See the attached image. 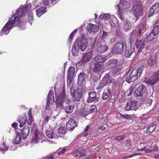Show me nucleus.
<instances>
[{"instance_id":"nucleus-1","label":"nucleus","mask_w":159,"mask_h":159,"mask_svg":"<svg viewBox=\"0 0 159 159\" xmlns=\"http://www.w3.org/2000/svg\"><path fill=\"white\" fill-rule=\"evenodd\" d=\"M31 7L30 4L27 5L24 7L20 6L16 11L15 14L8 21L3 27L1 32V35L8 34L13 26L17 21H18L16 25L18 26H20L25 24V23L24 22H20L19 20L20 17L24 16L28 10L31 8Z\"/></svg>"},{"instance_id":"nucleus-2","label":"nucleus","mask_w":159,"mask_h":159,"mask_svg":"<svg viewBox=\"0 0 159 159\" xmlns=\"http://www.w3.org/2000/svg\"><path fill=\"white\" fill-rule=\"evenodd\" d=\"M143 69V66H141L138 70L134 69L129 75L127 77L126 81L130 83L131 82L137 80L142 74Z\"/></svg>"},{"instance_id":"nucleus-3","label":"nucleus","mask_w":159,"mask_h":159,"mask_svg":"<svg viewBox=\"0 0 159 159\" xmlns=\"http://www.w3.org/2000/svg\"><path fill=\"white\" fill-rule=\"evenodd\" d=\"M130 6V4L129 2L123 0L120 1L119 4L117 5L118 8V14L119 17L121 20H123L124 19L123 9H128Z\"/></svg>"},{"instance_id":"nucleus-4","label":"nucleus","mask_w":159,"mask_h":159,"mask_svg":"<svg viewBox=\"0 0 159 159\" xmlns=\"http://www.w3.org/2000/svg\"><path fill=\"white\" fill-rule=\"evenodd\" d=\"M132 10L136 17L141 16L143 11L141 2L138 0H135L133 3Z\"/></svg>"},{"instance_id":"nucleus-5","label":"nucleus","mask_w":159,"mask_h":159,"mask_svg":"<svg viewBox=\"0 0 159 159\" xmlns=\"http://www.w3.org/2000/svg\"><path fill=\"white\" fill-rule=\"evenodd\" d=\"M84 88L82 87L78 88L76 90L70 89V93L74 101H79L81 98Z\"/></svg>"},{"instance_id":"nucleus-6","label":"nucleus","mask_w":159,"mask_h":159,"mask_svg":"<svg viewBox=\"0 0 159 159\" xmlns=\"http://www.w3.org/2000/svg\"><path fill=\"white\" fill-rule=\"evenodd\" d=\"M126 46V43L123 41L118 42L114 45L111 52V53L113 54H121L123 52L125 47Z\"/></svg>"},{"instance_id":"nucleus-7","label":"nucleus","mask_w":159,"mask_h":159,"mask_svg":"<svg viewBox=\"0 0 159 159\" xmlns=\"http://www.w3.org/2000/svg\"><path fill=\"white\" fill-rule=\"evenodd\" d=\"M54 99L53 95V91H49L47 99L46 109L48 110H52L53 107L52 102Z\"/></svg>"},{"instance_id":"nucleus-8","label":"nucleus","mask_w":159,"mask_h":159,"mask_svg":"<svg viewBox=\"0 0 159 159\" xmlns=\"http://www.w3.org/2000/svg\"><path fill=\"white\" fill-rule=\"evenodd\" d=\"M146 89V86L143 84H141L138 87L134 92V95L137 97V99H141L145 93Z\"/></svg>"},{"instance_id":"nucleus-9","label":"nucleus","mask_w":159,"mask_h":159,"mask_svg":"<svg viewBox=\"0 0 159 159\" xmlns=\"http://www.w3.org/2000/svg\"><path fill=\"white\" fill-rule=\"evenodd\" d=\"M43 137L44 135L43 132L36 130L34 132V135L32 139V142L34 143H37L41 142Z\"/></svg>"},{"instance_id":"nucleus-10","label":"nucleus","mask_w":159,"mask_h":159,"mask_svg":"<svg viewBox=\"0 0 159 159\" xmlns=\"http://www.w3.org/2000/svg\"><path fill=\"white\" fill-rule=\"evenodd\" d=\"M57 101V108L60 110L63 107V100L65 98V94L64 91H62L59 95L56 96Z\"/></svg>"},{"instance_id":"nucleus-11","label":"nucleus","mask_w":159,"mask_h":159,"mask_svg":"<svg viewBox=\"0 0 159 159\" xmlns=\"http://www.w3.org/2000/svg\"><path fill=\"white\" fill-rule=\"evenodd\" d=\"M85 151L82 148H78L73 153V156L76 158H79L85 156Z\"/></svg>"},{"instance_id":"nucleus-12","label":"nucleus","mask_w":159,"mask_h":159,"mask_svg":"<svg viewBox=\"0 0 159 159\" xmlns=\"http://www.w3.org/2000/svg\"><path fill=\"white\" fill-rule=\"evenodd\" d=\"M75 73V69L73 66L70 67L68 69L67 73V82L69 84L72 81Z\"/></svg>"},{"instance_id":"nucleus-13","label":"nucleus","mask_w":159,"mask_h":159,"mask_svg":"<svg viewBox=\"0 0 159 159\" xmlns=\"http://www.w3.org/2000/svg\"><path fill=\"white\" fill-rule=\"evenodd\" d=\"M77 41L79 48L82 51H84L86 48L88 44L87 39L82 38L79 41L77 40Z\"/></svg>"},{"instance_id":"nucleus-14","label":"nucleus","mask_w":159,"mask_h":159,"mask_svg":"<svg viewBox=\"0 0 159 159\" xmlns=\"http://www.w3.org/2000/svg\"><path fill=\"white\" fill-rule=\"evenodd\" d=\"M92 54L91 53L88 52L86 54H83L82 58L80 62L81 65H84L89 62L91 60Z\"/></svg>"},{"instance_id":"nucleus-15","label":"nucleus","mask_w":159,"mask_h":159,"mask_svg":"<svg viewBox=\"0 0 159 159\" xmlns=\"http://www.w3.org/2000/svg\"><path fill=\"white\" fill-rule=\"evenodd\" d=\"M159 81V70L154 73L153 75L148 80L149 83L154 85Z\"/></svg>"},{"instance_id":"nucleus-16","label":"nucleus","mask_w":159,"mask_h":159,"mask_svg":"<svg viewBox=\"0 0 159 159\" xmlns=\"http://www.w3.org/2000/svg\"><path fill=\"white\" fill-rule=\"evenodd\" d=\"M150 14L148 17L151 16L154 14H156L159 12V2H157L153 5L149 10Z\"/></svg>"},{"instance_id":"nucleus-17","label":"nucleus","mask_w":159,"mask_h":159,"mask_svg":"<svg viewBox=\"0 0 159 159\" xmlns=\"http://www.w3.org/2000/svg\"><path fill=\"white\" fill-rule=\"evenodd\" d=\"M136 103L134 101H132L131 100H128L127 102V104L125 107V109L127 111L130 110H136Z\"/></svg>"},{"instance_id":"nucleus-18","label":"nucleus","mask_w":159,"mask_h":159,"mask_svg":"<svg viewBox=\"0 0 159 159\" xmlns=\"http://www.w3.org/2000/svg\"><path fill=\"white\" fill-rule=\"evenodd\" d=\"M87 29L89 33L93 32V34H95L98 31L99 28L98 25L90 23L88 25Z\"/></svg>"},{"instance_id":"nucleus-19","label":"nucleus","mask_w":159,"mask_h":159,"mask_svg":"<svg viewBox=\"0 0 159 159\" xmlns=\"http://www.w3.org/2000/svg\"><path fill=\"white\" fill-rule=\"evenodd\" d=\"M89 98L87 100L88 103L96 102L99 100V98L97 97L96 93L92 91L89 93Z\"/></svg>"},{"instance_id":"nucleus-20","label":"nucleus","mask_w":159,"mask_h":159,"mask_svg":"<svg viewBox=\"0 0 159 159\" xmlns=\"http://www.w3.org/2000/svg\"><path fill=\"white\" fill-rule=\"evenodd\" d=\"M117 60L116 59H111L106 63V67L107 69H110L114 68L117 65Z\"/></svg>"},{"instance_id":"nucleus-21","label":"nucleus","mask_w":159,"mask_h":159,"mask_svg":"<svg viewBox=\"0 0 159 159\" xmlns=\"http://www.w3.org/2000/svg\"><path fill=\"white\" fill-rule=\"evenodd\" d=\"M85 74L83 72L80 73L78 76V84L80 86H82L85 82Z\"/></svg>"},{"instance_id":"nucleus-22","label":"nucleus","mask_w":159,"mask_h":159,"mask_svg":"<svg viewBox=\"0 0 159 159\" xmlns=\"http://www.w3.org/2000/svg\"><path fill=\"white\" fill-rule=\"evenodd\" d=\"M90 69L95 72L99 71L102 67V66L99 63H95L93 62H91L90 65Z\"/></svg>"},{"instance_id":"nucleus-23","label":"nucleus","mask_w":159,"mask_h":159,"mask_svg":"<svg viewBox=\"0 0 159 159\" xmlns=\"http://www.w3.org/2000/svg\"><path fill=\"white\" fill-rule=\"evenodd\" d=\"M67 129L71 131L73 130L76 125L75 121L74 120H70L66 124Z\"/></svg>"},{"instance_id":"nucleus-24","label":"nucleus","mask_w":159,"mask_h":159,"mask_svg":"<svg viewBox=\"0 0 159 159\" xmlns=\"http://www.w3.org/2000/svg\"><path fill=\"white\" fill-rule=\"evenodd\" d=\"M21 135L23 139L27 137L30 133V128L28 126H25L21 132Z\"/></svg>"},{"instance_id":"nucleus-25","label":"nucleus","mask_w":159,"mask_h":159,"mask_svg":"<svg viewBox=\"0 0 159 159\" xmlns=\"http://www.w3.org/2000/svg\"><path fill=\"white\" fill-rule=\"evenodd\" d=\"M80 49L77 44V41L76 40L74 43L72 49V53L74 56H77L79 50Z\"/></svg>"},{"instance_id":"nucleus-26","label":"nucleus","mask_w":159,"mask_h":159,"mask_svg":"<svg viewBox=\"0 0 159 159\" xmlns=\"http://www.w3.org/2000/svg\"><path fill=\"white\" fill-rule=\"evenodd\" d=\"M111 90L110 88H107L104 89V92L102 95V99L103 100L107 99L111 95Z\"/></svg>"},{"instance_id":"nucleus-27","label":"nucleus","mask_w":159,"mask_h":159,"mask_svg":"<svg viewBox=\"0 0 159 159\" xmlns=\"http://www.w3.org/2000/svg\"><path fill=\"white\" fill-rule=\"evenodd\" d=\"M107 59V57L102 55L96 56L94 58V60L97 62L102 63L104 62Z\"/></svg>"},{"instance_id":"nucleus-28","label":"nucleus","mask_w":159,"mask_h":159,"mask_svg":"<svg viewBox=\"0 0 159 159\" xmlns=\"http://www.w3.org/2000/svg\"><path fill=\"white\" fill-rule=\"evenodd\" d=\"M156 57L154 56H151L148 61V65L151 67L153 66L156 63Z\"/></svg>"},{"instance_id":"nucleus-29","label":"nucleus","mask_w":159,"mask_h":159,"mask_svg":"<svg viewBox=\"0 0 159 159\" xmlns=\"http://www.w3.org/2000/svg\"><path fill=\"white\" fill-rule=\"evenodd\" d=\"M108 49V46L105 45H101L99 46L97 49V52L99 53H102L107 51Z\"/></svg>"},{"instance_id":"nucleus-30","label":"nucleus","mask_w":159,"mask_h":159,"mask_svg":"<svg viewBox=\"0 0 159 159\" xmlns=\"http://www.w3.org/2000/svg\"><path fill=\"white\" fill-rule=\"evenodd\" d=\"M102 81L106 85L109 84H111L112 82V80L111 79L110 75L108 74H106L105 75Z\"/></svg>"},{"instance_id":"nucleus-31","label":"nucleus","mask_w":159,"mask_h":159,"mask_svg":"<svg viewBox=\"0 0 159 159\" xmlns=\"http://www.w3.org/2000/svg\"><path fill=\"white\" fill-rule=\"evenodd\" d=\"M46 7H42L37 10L36 11V14L39 16H40L42 15L47 11Z\"/></svg>"},{"instance_id":"nucleus-32","label":"nucleus","mask_w":159,"mask_h":159,"mask_svg":"<svg viewBox=\"0 0 159 159\" xmlns=\"http://www.w3.org/2000/svg\"><path fill=\"white\" fill-rule=\"evenodd\" d=\"M147 25L146 24L141 22L139 25V34L144 33L146 29Z\"/></svg>"},{"instance_id":"nucleus-33","label":"nucleus","mask_w":159,"mask_h":159,"mask_svg":"<svg viewBox=\"0 0 159 159\" xmlns=\"http://www.w3.org/2000/svg\"><path fill=\"white\" fill-rule=\"evenodd\" d=\"M136 31L135 30H133L131 33L129 38V41L131 44L133 43L136 40Z\"/></svg>"},{"instance_id":"nucleus-34","label":"nucleus","mask_w":159,"mask_h":159,"mask_svg":"<svg viewBox=\"0 0 159 159\" xmlns=\"http://www.w3.org/2000/svg\"><path fill=\"white\" fill-rule=\"evenodd\" d=\"M46 135L48 138L51 139H53L55 137L54 132L51 129H49V130H47Z\"/></svg>"},{"instance_id":"nucleus-35","label":"nucleus","mask_w":159,"mask_h":159,"mask_svg":"<svg viewBox=\"0 0 159 159\" xmlns=\"http://www.w3.org/2000/svg\"><path fill=\"white\" fill-rule=\"evenodd\" d=\"M16 134L15 138L14 139L13 142L15 144H17L20 142L21 139L20 134L19 132L16 133Z\"/></svg>"},{"instance_id":"nucleus-36","label":"nucleus","mask_w":159,"mask_h":159,"mask_svg":"<svg viewBox=\"0 0 159 159\" xmlns=\"http://www.w3.org/2000/svg\"><path fill=\"white\" fill-rule=\"evenodd\" d=\"M121 71V69L119 67L116 68L114 70L112 71L111 72L112 75L114 77H116L117 75H119Z\"/></svg>"},{"instance_id":"nucleus-37","label":"nucleus","mask_w":159,"mask_h":159,"mask_svg":"<svg viewBox=\"0 0 159 159\" xmlns=\"http://www.w3.org/2000/svg\"><path fill=\"white\" fill-rule=\"evenodd\" d=\"M26 116H24L21 119L18 120L20 127H22L24 125L26 121Z\"/></svg>"},{"instance_id":"nucleus-38","label":"nucleus","mask_w":159,"mask_h":159,"mask_svg":"<svg viewBox=\"0 0 159 159\" xmlns=\"http://www.w3.org/2000/svg\"><path fill=\"white\" fill-rule=\"evenodd\" d=\"M74 108V106L69 105L66 107L64 108V110L66 113L68 114H70L72 112Z\"/></svg>"},{"instance_id":"nucleus-39","label":"nucleus","mask_w":159,"mask_h":159,"mask_svg":"<svg viewBox=\"0 0 159 159\" xmlns=\"http://www.w3.org/2000/svg\"><path fill=\"white\" fill-rule=\"evenodd\" d=\"M121 81V78L118 79L117 80H115L113 82L112 84L113 87L116 88L120 86V82Z\"/></svg>"},{"instance_id":"nucleus-40","label":"nucleus","mask_w":159,"mask_h":159,"mask_svg":"<svg viewBox=\"0 0 159 159\" xmlns=\"http://www.w3.org/2000/svg\"><path fill=\"white\" fill-rule=\"evenodd\" d=\"M134 52L133 49H126V51L125 52V55L127 57H130L132 54Z\"/></svg>"},{"instance_id":"nucleus-41","label":"nucleus","mask_w":159,"mask_h":159,"mask_svg":"<svg viewBox=\"0 0 159 159\" xmlns=\"http://www.w3.org/2000/svg\"><path fill=\"white\" fill-rule=\"evenodd\" d=\"M56 0H43L41 4L44 6H47L49 5L50 3H52Z\"/></svg>"},{"instance_id":"nucleus-42","label":"nucleus","mask_w":159,"mask_h":159,"mask_svg":"<svg viewBox=\"0 0 159 159\" xmlns=\"http://www.w3.org/2000/svg\"><path fill=\"white\" fill-rule=\"evenodd\" d=\"M106 85L102 81L98 84L96 89L99 92H100Z\"/></svg>"},{"instance_id":"nucleus-43","label":"nucleus","mask_w":159,"mask_h":159,"mask_svg":"<svg viewBox=\"0 0 159 159\" xmlns=\"http://www.w3.org/2000/svg\"><path fill=\"white\" fill-rule=\"evenodd\" d=\"M28 114L29 115V118L27 121V123L29 125H31L32 122V117L31 115V109H30Z\"/></svg>"},{"instance_id":"nucleus-44","label":"nucleus","mask_w":159,"mask_h":159,"mask_svg":"<svg viewBox=\"0 0 159 159\" xmlns=\"http://www.w3.org/2000/svg\"><path fill=\"white\" fill-rule=\"evenodd\" d=\"M155 125H152L149 126L146 131V133H149L153 132L155 128Z\"/></svg>"},{"instance_id":"nucleus-45","label":"nucleus","mask_w":159,"mask_h":159,"mask_svg":"<svg viewBox=\"0 0 159 159\" xmlns=\"http://www.w3.org/2000/svg\"><path fill=\"white\" fill-rule=\"evenodd\" d=\"M58 133L62 134H65L66 133V129L65 127H60L57 130Z\"/></svg>"},{"instance_id":"nucleus-46","label":"nucleus","mask_w":159,"mask_h":159,"mask_svg":"<svg viewBox=\"0 0 159 159\" xmlns=\"http://www.w3.org/2000/svg\"><path fill=\"white\" fill-rule=\"evenodd\" d=\"M110 15L108 14H104L103 15H101L100 16V18L105 19V20H108L110 18Z\"/></svg>"},{"instance_id":"nucleus-47","label":"nucleus","mask_w":159,"mask_h":159,"mask_svg":"<svg viewBox=\"0 0 159 159\" xmlns=\"http://www.w3.org/2000/svg\"><path fill=\"white\" fill-rule=\"evenodd\" d=\"M155 35L152 32H151L147 37V40L149 41L152 40L153 39Z\"/></svg>"},{"instance_id":"nucleus-48","label":"nucleus","mask_w":159,"mask_h":159,"mask_svg":"<svg viewBox=\"0 0 159 159\" xmlns=\"http://www.w3.org/2000/svg\"><path fill=\"white\" fill-rule=\"evenodd\" d=\"M152 32L155 35H157L159 32V25H157L155 26Z\"/></svg>"},{"instance_id":"nucleus-49","label":"nucleus","mask_w":159,"mask_h":159,"mask_svg":"<svg viewBox=\"0 0 159 159\" xmlns=\"http://www.w3.org/2000/svg\"><path fill=\"white\" fill-rule=\"evenodd\" d=\"M97 111V108L96 106L95 105H93L90 107L89 111V113H92L96 111Z\"/></svg>"},{"instance_id":"nucleus-50","label":"nucleus","mask_w":159,"mask_h":159,"mask_svg":"<svg viewBox=\"0 0 159 159\" xmlns=\"http://www.w3.org/2000/svg\"><path fill=\"white\" fill-rule=\"evenodd\" d=\"M134 87L132 86L127 91V95L128 96H130L134 90Z\"/></svg>"},{"instance_id":"nucleus-51","label":"nucleus","mask_w":159,"mask_h":159,"mask_svg":"<svg viewBox=\"0 0 159 159\" xmlns=\"http://www.w3.org/2000/svg\"><path fill=\"white\" fill-rule=\"evenodd\" d=\"M142 43L144 42H142L141 40H137L135 43V45L137 48H138L141 45Z\"/></svg>"},{"instance_id":"nucleus-52","label":"nucleus","mask_w":159,"mask_h":159,"mask_svg":"<svg viewBox=\"0 0 159 159\" xmlns=\"http://www.w3.org/2000/svg\"><path fill=\"white\" fill-rule=\"evenodd\" d=\"M152 100L151 99H147L145 102V104L147 107H149L151 105L152 103Z\"/></svg>"},{"instance_id":"nucleus-53","label":"nucleus","mask_w":159,"mask_h":159,"mask_svg":"<svg viewBox=\"0 0 159 159\" xmlns=\"http://www.w3.org/2000/svg\"><path fill=\"white\" fill-rule=\"evenodd\" d=\"M8 149L7 147L5 144L4 143H3L2 146L0 148V149L2 151H7Z\"/></svg>"},{"instance_id":"nucleus-54","label":"nucleus","mask_w":159,"mask_h":159,"mask_svg":"<svg viewBox=\"0 0 159 159\" xmlns=\"http://www.w3.org/2000/svg\"><path fill=\"white\" fill-rule=\"evenodd\" d=\"M28 19L30 20H33V15L32 12H30L28 14Z\"/></svg>"},{"instance_id":"nucleus-55","label":"nucleus","mask_w":159,"mask_h":159,"mask_svg":"<svg viewBox=\"0 0 159 159\" xmlns=\"http://www.w3.org/2000/svg\"><path fill=\"white\" fill-rule=\"evenodd\" d=\"M66 150V149L65 148L62 149L60 148L59 149L57 153L58 154H63L65 152Z\"/></svg>"},{"instance_id":"nucleus-56","label":"nucleus","mask_w":159,"mask_h":159,"mask_svg":"<svg viewBox=\"0 0 159 159\" xmlns=\"http://www.w3.org/2000/svg\"><path fill=\"white\" fill-rule=\"evenodd\" d=\"M120 115L121 117L125 119H128L130 118V115L128 114L123 115L120 113Z\"/></svg>"},{"instance_id":"nucleus-57","label":"nucleus","mask_w":159,"mask_h":159,"mask_svg":"<svg viewBox=\"0 0 159 159\" xmlns=\"http://www.w3.org/2000/svg\"><path fill=\"white\" fill-rule=\"evenodd\" d=\"M129 26L128 22H125L124 23V29L125 31L128 30L129 29Z\"/></svg>"},{"instance_id":"nucleus-58","label":"nucleus","mask_w":159,"mask_h":159,"mask_svg":"<svg viewBox=\"0 0 159 159\" xmlns=\"http://www.w3.org/2000/svg\"><path fill=\"white\" fill-rule=\"evenodd\" d=\"M144 46L145 44L144 43H142L139 48L138 50V52L140 53L141 52V50L143 48H144Z\"/></svg>"},{"instance_id":"nucleus-59","label":"nucleus","mask_w":159,"mask_h":159,"mask_svg":"<svg viewBox=\"0 0 159 159\" xmlns=\"http://www.w3.org/2000/svg\"><path fill=\"white\" fill-rule=\"evenodd\" d=\"M75 34V33L73 31L70 34L69 38V41L70 42H71L73 36Z\"/></svg>"},{"instance_id":"nucleus-60","label":"nucleus","mask_w":159,"mask_h":159,"mask_svg":"<svg viewBox=\"0 0 159 159\" xmlns=\"http://www.w3.org/2000/svg\"><path fill=\"white\" fill-rule=\"evenodd\" d=\"M125 135L123 136H120L117 137L116 139L117 140H122L125 137Z\"/></svg>"},{"instance_id":"nucleus-61","label":"nucleus","mask_w":159,"mask_h":159,"mask_svg":"<svg viewBox=\"0 0 159 159\" xmlns=\"http://www.w3.org/2000/svg\"><path fill=\"white\" fill-rule=\"evenodd\" d=\"M108 35V33L104 31H103V34L102 36V39L105 38Z\"/></svg>"},{"instance_id":"nucleus-62","label":"nucleus","mask_w":159,"mask_h":159,"mask_svg":"<svg viewBox=\"0 0 159 159\" xmlns=\"http://www.w3.org/2000/svg\"><path fill=\"white\" fill-rule=\"evenodd\" d=\"M154 158L156 159H159V154H155L154 157Z\"/></svg>"},{"instance_id":"nucleus-63","label":"nucleus","mask_w":159,"mask_h":159,"mask_svg":"<svg viewBox=\"0 0 159 159\" xmlns=\"http://www.w3.org/2000/svg\"><path fill=\"white\" fill-rule=\"evenodd\" d=\"M11 126L12 127L15 128L17 127V124L16 123H13L12 124Z\"/></svg>"},{"instance_id":"nucleus-64","label":"nucleus","mask_w":159,"mask_h":159,"mask_svg":"<svg viewBox=\"0 0 159 159\" xmlns=\"http://www.w3.org/2000/svg\"><path fill=\"white\" fill-rule=\"evenodd\" d=\"M100 130H104L105 129V127L104 126H102L99 128Z\"/></svg>"}]
</instances>
